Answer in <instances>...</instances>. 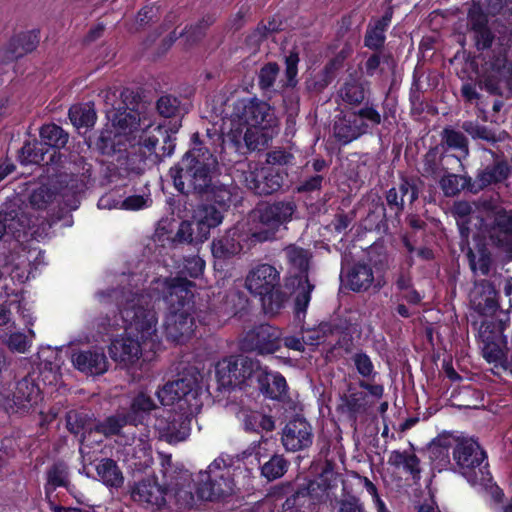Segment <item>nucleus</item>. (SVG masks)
I'll list each match as a JSON object with an SVG mask.
<instances>
[{"instance_id": "412c9836", "label": "nucleus", "mask_w": 512, "mask_h": 512, "mask_svg": "<svg viewBox=\"0 0 512 512\" xmlns=\"http://www.w3.org/2000/svg\"><path fill=\"white\" fill-rule=\"evenodd\" d=\"M252 379H255L263 394L271 399H279L286 394L287 383L285 378L276 372H271L267 367H262L256 362Z\"/></svg>"}, {"instance_id": "79ce46f5", "label": "nucleus", "mask_w": 512, "mask_h": 512, "mask_svg": "<svg viewBox=\"0 0 512 512\" xmlns=\"http://www.w3.org/2000/svg\"><path fill=\"white\" fill-rule=\"evenodd\" d=\"M342 100L351 105L361 103L365 98L364 86L356 80L346 82L339 92Z\"/></svg>"}, {"instance_id": "bb28decb", "label": "nucleus", "mask_w": 512, "mask_h": 512, "mask_svg": "<svg viewBox=\"0 0 512 512\" xmlns=\"http://www.w3.org/2000/svg\"><path fill=\"white\" fill-rule=\"evenodd\" d=\"M118 442L119 444L124 445V453L127 456H131L132 459L136 460L134 462L135 466H140L144 469L152 464V449L148 435H144L138 439L133 437L132 443H128V440L125 439V436H120Z\"/></svg>"}, {"instance_id": "6ab92c4d", "label": "nucleus", "mask_w": 512, "mask_h": 512, "mask_svg": "<svg viewBox=\"0 0 512 512\" xmlns=\"http://www.w3.org/2000/svg\"><path fill=\"white\" fill-rule=\"evenodd\" d=\"M39 360V375L43 386L57 385L60 381L62 359L57 348L41 347L37 353Z\"/></svg>"}, {"instance_id": "a878e982", "label": "nucleus", "mask_w": 512, "mask_h": 512, "mask_svg": "<svg viewBox=\"0 0 512 512\" xmlns=\"http://www.w3.org/2000/svg\"><path fill=\"white\" fill-rule=\"evenodd\" d=\"M130 133L131 130L127 131L122 125L116 127L112 124L101 132L96 145L103 154H113L126 146V142L130 141Z\"/></svg>"}, {"instance_id": "e433bc0d", "label": "nucleus", "mask_w": 512, "mask_h": 512, "mask_svg": "<svg viewBox=\"0 0 512 512\" xmlns=\"http://www.w3.org/2000/svg\"><path fill=\"white\" fill-rule=\"evenodd\" d=\"M391 21V13L387 12L380 20L371 26L365 37V44L369 48L377 49L382 46L385 40V30Z\"/></svg>"}, {"instance_id": "473e14b6", "label": "nucleus", "mask_w": 512, "mask_h": 512, "mask_svg": "<svg viewBox=\"0 0 512 512\" xmlns=\"http://www.w3.org/2000/svg\"><path fill=\"white\" fill-rule=\"evenodd\" d=\"M99 479L106 486L119 487L123 483V475L116 463L111 459H103L96 465Z\"/></svg>"}, {"instance_id": "dca6fc26", "label": "nucleus", "mask_w": 512, "mask_h": 512, "mask_svg": "<svg viewBox=\"0 0 512 512\" xmlns=\"http://www.w3.org/2000/svg\"><path fill=\"white\" fill-rule=\"evenodd\" d=\"M280 336L281 333L278 328L269 324H262L247 332L243 345L247 349L257 351L260 354H271L280 347Z\"/></svg>"}, {"instance_id": "0e129e2a", "label": "nucleus", "mask_w": 512, "mask_h": 512, "mask_svg": "<svg viewBox=\"0 0 512 512\" xmlns=\"http://www.w3.org/2000/svg\"><path fill=\"white\" fill-rule=\"evenodd\" d=\"M122 198L117 197L115 193H107L98 200V208L100 209H121Z\"/></svg>"}, {"instance_id": "cd10ccee", "label": "nucleus", "mask_w": 512, "mask_h": 512, "mask_svg": "<svg viewBox=\"0 0 512 512\" xmlns=\"http://www.w3.org/2000/svg\"><path fill=\"white\" fill-rule=\"evenodd\" d=\"M196 225H198V239H207L210 229L222 223L223 212L215 204H206L198 207L195 212Z\"/></svg>"}, {"instance_id": "774afa93", "label": "nucleus", "mask_w": 512, "mask_h": 512, "mask_svg": "<svg viewBox=\"0 0 512 512\" xmlns=\"http://www.w3.org/2000/svg\"><path fill=\"white\" fill-rule=\"evenodd\" d=\"M339 512H363L361 502L354 497L341 501Z\"/></svg>"}, {"instance_id": "a211bd4d", "label": "nucleus", "mask_w": 512, "mask_h": 512, "mask_svg": "<svg viewBox=\"0 0 512 512\" xmlns=\"http://www.w3.org/2000/svg\"><path fill=\"white\" fill-rule=\"evenodd\" d=\"M323 481H309L306 487L299 489L294 496V504L305 510L295 508L284 512H318L316 504L328 498V487Z\"/></svg>"}, {"instance_id": "423d86ee", "label": "nucleus", "mask_w": 512, "mask_h": 512, "mask_svg": "<svg viewBox=\"0 0 512 512\" xmlns=\"http://www.w3.org/2000/svg\"><path fill=\"white\" fill-rule=\"evenodd\" d=\"M192 288V282L184 278H157L151 282L147 293L140 294L148 301L152 297L154 308L161 299L168 305L164 330L167 338L177 343L186 342L197 328Z\"/></svg>"}, {"instance_id": "0eeeda50", "label": "nucleus", "mask_w": 512, "mask_h": 512, "mask_svg": "<svg viewBox=\"0 0 512 512\" xmlns=\"http://www.w3.org/2000/svg\"><path fill=\"white\" fill-rule=\"evenodd\" d=\"M215 163L208 150L193 148L185 155L180 166L170 170L176 189L182 193L189 189L203 191L209 186L210 171Z\"/></svg>"}, {"instance_id": "f257e3e1", "label": "nucleus", "mask_w": 512, "mask_h": 512, "mask_svg": "<svg viewBox=\"0 0 512 512\" xmlns=\"http://www.w3.org/2000/svg\"><path fill=\"white\" fill-rule=\"evenodd\" d=\"M124 332L111 340L108 352L127 370H141L154 359L159 346L158 318L152 305L138 293L124 292L119 307Z\"/></svg>"}, {"instance_id": "2f4dec72", "label": "nucleus", "mask_w": 512, "mask_h": 512, "mask_svg": "<svg viewBox=\"0 0 512 512\" xmlns=\"http://www.w3.org/2000/svg\"><path fill=\"white\" fill-rule=\"evenodd\" d=\"M346 281L353 291L366 290L373 282L372 269L365 264H356L347 274Z\"/></svg>"}, {"instance_id": "39448f33", "label": "nucleus", "mask_w": 512, "mask_h": 512, "mask_svg": "<svg viewBox=\"0 0 512 512\" xmlns=\"http://www.w3.org/2000/svg\"><path fill=\"white\" fill-rule=\"evenodd\" d=\"M261 443L251 445L241 456L221 454L198 475L196 488L200 500H216L236 493L250 485L254 467L261 457Z\"/></svg>"}, {"instance_id": "7c9ffc66", "label": "nucleus", "mask_w": 512, "mask_h": 512, "mask_svg": "<svg viewBox=\"0 0 512 512\" xmlns=\"http://www.w3.org/2000/svg\"><path fill=\"white\" fill-rule=\"evenodd\" d=\"M454 437L449 435L439 436L429 447V457L433 467L438 471L446 469L450 465V448L453 449Z\"/></svg>"}, {"instance_id": "c03bdc74", "label": "nucleus", "mask_w": 512, "mask_h": 512, "mask_svg": "<svg viewBox=\"0 0 512 512\" xmlns=\"http://www.w3.org/2000/svg\"><path fill=\"white\" fill-rule=\"evenodd\" d=\"M198 225H196L195 215L192 221H183L178 228L176 236L173 241L187 242V243H202L206 239H198Z\"/></svg>"}, {"instance_id": "8fccbe9b", "label": "nucleus", "mask_w": 512, "mask_h": 512, "mask_svg": "<svg viewBox=\"0 0 512 512\" xmlns=\"http://www.w3.org/2000/svg\"><path fill=\"white\" fill-rule=\"evenodd\" d=\"M464 185V179L455 174H448L442 177L440 181V186L446 196L456 195Z\"/></svg>"}, {"instance_id": "f3484780", "label": "nucleus", "mask_w": 512, "mask_h": 512, "mask_svg": "<svg viewBox=\"0 0 512 512\" xmlns=\"http://www.w3.org/2000/svg\"><path fill=\"white\" fill-rule=\"evenodd\" d=\"M313 441L312 428L303 418L290 420L283 429L282 443L289 451H299L308 448Z\"/></svg>"}, {"instance_id": "338daca9", "label": "nucleus", "mask_w": 512, "mask_h": 512, "mask_svg": "<svg viewBox=\"0 0 512 512\" xmlns=\"http://www.w3.org/2000/svg\"><path fill=\"white\" fill-rule=\"evenodd\" d=\"M473 32L475 34L474 37L476 40V45L479 49H485L491 45L493 37L487 27L473 30Z\"/></svg>"}, {"instance_id": "72a5a7b5", "label": "nucleus", "mask_w": 512, "mask_h": 512, "mask_svg": "<svg viewBox=\"0 0 512 512\" xmlns=\"http://www.w3.org/2000/svg\"><path fill=\"white\" fill-rule=\"evenodd\" d=\"M388 462L397 468L402 467L406 472L410 473L414 479L419 478V459L415 454L406 451H392Z\"/></svg>"}, {"instance_id": "c756f323", "label": "nucleus", "mask_w": 512, "mask_h": 512, "mask_svg": "<svg viewBox=\"0 0 512 512\" xmlns=\"http://www.w3.org/2000/svg\"><path fill=\"white\" fill-rule=\"evenodd\" d=\"M181 482L175 483L167 493V503L174 501L178 509H188L195 505V496L190 485V476L183 474Z\"/></svg>"}, {"instance_id": "393cba45", "label": "nucleus", "mask_w": 512, "mask_h": 512, "mask_svg": "<svg viewBox=\"0 0 512 512\" xmlns=\"http://www.w3.org/2000/svg\"><path fill=\"white\" fill-rule=\"evenodd\" d=\"M131 422L128 417L111 416L104 422L100 423L95 429H86L82 434L80 452L85 453L86 447H89L93 442L99 443L102 441V436H110L118 434L120 429Z\"/></svg>"}, {"instance_id": "f03ea898", "label": "nucleus", "mask_w": 512, "mask_h": 512, "mask_svg": "<svg viewBox=\"0 0 512 512\" xmlns=\"http://www.w3.org/2000/svg\"><path fill=\"white\" fill-rule=\"evenodd\" d=\"M204 394L196 372L185 374L159 389L156 395L161 404L173 407L163 410L155 419L154 429L159 437L169 443L186 440L191 431V419L202 408Z\"/></svg>"}, {"instance_id": "6e6d98bb", "label": "nucleus", "mask_w": 512, "mask_h": 512, "mask_svg": "<svg viewBox=\"0 0 512 512\" xmlns=\"http://www.w3.org/2000/svg\"><path fill=\"white\" fill-rule=\"evenodd\" d=\"M453 212L459 217L457 221L463 236H468V228L465 227V221L462 218L470 215L472 212V205L465 201H458L453 206Z\"/></svg>"}, {"instance_id": "20e7f679", "label": "nucleus", "mask_w": 512, "mask_h": 512, "mask_svg": "<svg viewBox=\"0 0 512 512\" xmlns=\"http://www.w3.org/2000/svg\"><path fill=\"white\" fill-rule=\"evenodd\" d=\"M294 212L290 202H278L258 207L245 222H238L221 238L212 242L215 258L226 259L249 249L257 242L272 239L278 228L288 222Z\"/></svg>"}, {"instance_id": "58836bf2", "label": "nucleus", "mask_w": 512, "mask_h": 512, "mask_svg": "<svg viewBox=\"0 0 512 512\" xmlns=\"http://www.w3.org/2000/svg\"><path fill=\"white\" fill-rule=\"evenodd\" d=\"M34 338L33 330L29 329L28 333L13 332L3 338V342L14 352L25 353L30 348Z\"/></svg>"}, {"instance_id": "bf43d9fd", "label": "nucleus", "mask_w": 512, "mask_h": 512, "mask_svg": "<svg viewBox=\"0 0 512 512\" xmlns=\"http://www.w3.org/2000/svg\"><path fill=\"white\" fill-rule=\"evenodd\" d=\"M157 109L164 117H171L177 112V101L170 96H163L157 102Z\"/></svg>"}, {"instance_id": "de8ad7c7", "label": "nucleus", "mask_w": 512, "mask_h": 512, "mask_svg": "<svg viewBox=\"0 0 512 512\" xmlns=\"http://www.w3.org/2000/svg\"><path fill=\"white\" fill-rule=\"evenodd\" d=\"M67 483V467L63 464L54 465L47 476V489H54L59 486H65Z\"/></svg>"}, {"instance_id": "ddd939ff", "label": "nucleus", "mask_w": 512, "mask_h": 512, "mask_svg": "<svg viewBox=\"0 0 512 512\" xmlns=\"http://www.w3.org/2000/svg\"><path fill=\"white\" fill-rule=\"evenodd\" d=\"M256 362L250 359L239 360L234 357L225 358L216 364V377L223 388L241 386L246 380H252Z\"/></svg>"}, {"instance_id": "4c0bfd02", "label": "nucleus", "mask_w": 512, "mask_h": 512, "mask_svg": "<svg viewBox=\"0 0 512 512\" xmlns=\"http://www.w3.org/2000/svg\"><path fill=\"white\" fill-rule=\"evenodd\" d=\"M40 137L42 146L46 145L58 149L64 147L68 142V135L61 127L55 124L42 126L40 130Z\"/></svg>"}, {"instance_id": "9b49d317", "label": "nucleus", "mask_w": 512, "mask_h": 512, "mask_svg": "<svg viewBox=\"0 0 512 512\" xmlns=\"http://www.w3.org/2000/svg\"><path fill=\"white\" fill-rule=\"evenodd\" d=\"M244 182L248 189L258 195L271 194L283 184V176L278 168L258 163H251L244 175Z\"/></svg>"}, {"instance_id": "6e6552de", "label": "nucleus", "mask_w": 512, "mask_h": 512, "mask_svg": "<svg viewBox=\"0 0 512 512\" xmlns=\"http://www.w3.org/2000/svg\"><path fill=\"white\" fill-rule=\"evenodd\" d=\"M453 459L457 469L468 482L477 483L483 476L486 454L473 437H454Z\"/></svg>"}, {"instance_id": "a19ab883", "label": "nucleus", "mask_w": 512, "mask_h": 512, "mask_svg": "<svg viewBox=\"0 0 512 512\" xmlns=\"http://www.w3.org/2000/svg\"><path fill=\"white\" fill-rule=\"evenodd\" d=\"M288 468V462L281 455H274L261 467V474L267 480H275L282 477Z\"/></svg>"}, {"instance_id": "a18cd8bd", "label": "nucleus", "mask_w": 512, "mask_h": 512, "mask_svg": "<svg viewBox=\"0 0 512 512\" xmlns=\"http://www.w3.org/2000/svg\"><path fill=\"white\" fill-rule=\"evenodd\" d=\"M492 217L494 218V224L499 229L500 234H504V238H498V242H502L505 240L506 235L512 234V212H507L502 208L496 207L491 212Z\"/></svg>"}, {"instance_id": "13d9d810", "label": "nucleus", "mask_w": 512, "mask_h": 512, "mask_svg": "<svg viewBox=\"0 0 512 512\" xmlns=\"http://www.w3.org/2000/svg\"><path fill=\"white\" fill-rule=\"evenodd\" d=\"M278 74V67L274 63L265 65L259 75V82L262 88L270 87L276 79Z\"/></svg>"}, {"instance_id": "e2e57ef3", "label": "nucleus", "mask_w": 512, "mask_h": 512, "mask_svg": "<svg viewBox=\"0 0 512 512\" xmlns=\"http://www.w3.org/2000/svg\"><path fill=\"white\" fill-rule=\"evenodd\" d=\"M232 202L231 191L225 187L217 189L214 194V203L218 205V209L224 212Z\"/></svg>"}, {"instance_id": "3c124183", "label": "nucleus", "mask_w": 512, "mask_h": 512, "mask_svg": "<svg viewBox=\"0 0 512 512\" xmlns=\"http://www.w3.org/2000/svg\"><path fill=\"white\" fill-rule=\"evenodd\" d=\"M149 194L131 195L121 200V210L136 211L147 208L151 205Z\"/></svg>"}, {"instance_id": "4468645a", "label": "nucleus", "mask_w": 512, "mask_h": 512, "mask_svg": "<svg viewBox=\"0 0 512 512\" xmlns=\"http://www.w3.org/2000/svg\"><path fill=\"white\" fill-rule=\"evenodd\" d=\"M43 262L44 255L41 250L36 248L27 250L21 246L9 255L6 267H11L10 273L12 278L23 283L35 276L34 270Z\"/></svg>"}, {"instance_id": "ea45409f", "label": "nucleus", "mask_w": 512, "mask_h": 512, "mask_svg": "<svg viewBox=\"0 0 512 512\" xmlns=\"http://www.w3.org/2000/svg\"><path fill=\"white\" fill-rule=\"evenodd\" d=\"M510 173V167L506 162H497L494 166L485 169L479 175L481 185L486 186L505 180Z\"/></svg>"}, {"instance_id": "c9c22d12", "label": "nucleus", "mask_w": 512, "mask_h": 512, "mask_svg": "<svg viewBox=\"0 0 512 512\" xmlns=\"http://www.w3.org/2000/svg\"><path fill=\"white\" fill-rule=\"evenodd\" d=\"M154 406L153 400L148 395L139 393L132 401L129 420L135 425L142 423Z\"/></svg>"}, {"instance_id": "2eb2a0df", "label": "nucleus", "mask_w": 512, "mask_h": 512, "mask_svg": "<svg viewBox=\"0 0 512 512\" xmlns=\"http://www.w3.org/2000/svg\"><path fill=\"white\" fill-rule=\"evenodd\" d=\"M29 207L19 208L15 210L0 211V239L5 232L11 233L17 240L23 235L25 236L31 230V236L37 234L36 230H32L38 217L32 215Z\"/></svg>"}, {"instance_id": "052dcab7", "label": "nucleus", "mask_w": 512, "mask_h": 512, "mask_svg": "<svg viewBox=\"0 0 512 512\" xmlns=\"http://www.w3.org/2000/svg\"><path fill=\"white\" fill-rule=\"evenodd\" d=\"M469 24L472 30L487 27L486 15L475 5L469 11Z\"/></svg>"}, {"instance_id": "37998d69", "label": "nucleus", "mask_w": 512, "mask_h": 512, "mask_svg": "<svg viewBox=\"0 0 512 512\" xmlns=\"http://www.w3.org/2000/svg\"><path fill=\"white\" fill-rule=\"evenodd\" d=\"M45 151L42 143L31 141L22 147L19 159L23 164H40L44 161Z\"/></svg>"}, {"instance_id": "09e8293b", "label": "nucleus", "mask_w": 512, "mask_h": 512, "mask_svg": "<svg viewBox=\"0 0 512 512\" xmlns=\"http://www.w3.org/2000/svg\"><path fill=\"white\" fill-rule=\"evenodd\" d=\"M52 192L44 185L34 189L29 197L31 208L43 209L52 199Z\"/></svg>"}, {"instance_id": "f8f14e48", "label": "nucleus", "mask_w": 512, "mask_h": 512, "mask_svg": "<svg viewBox=\"0 0 512 512\" xmlns=\"http://www.w3.org/2000/svg\"><path fill=\"white\" fill-rule=\"evenodd\" d=\"M280 280L279 272L270 264H257L252 267L245 278L246 289L254 296H259L263 304L273 297V292Z\"/></svg>"}, {"instance_id": "603ef678", "label": "nucleus", "mask_w": 512, "mask_h": 512, "mask_svg": "<svg viewBox=\"0 0 512 512\" xmlns=\"http://www.w3.org/2000/svg\"><path fill=\"white\" fill-rule=\"evenodd\" d=\"M462 128L474 139H483L486 141H494V134L486 127L479 125L476 122H464Z\"/></svg>"}, {"instance_id": "69168bd1", "label": "nucleus", "mask_w": 512, "mask_h": 512, "mask_svg": "<svg viewBox=\"0 0 512 512\" xmlns=\"http://www.w3.org/2000/svg\"><path fill=\"white\" fill-rule=\"evenodd\" d=\"M364 487L371 495L377 512H387L385 503L379 497L376 486L368 478H364Z\"/></svg>"}, {"instance_id": "f704fd0d", "label": "nucleus", "mask_w": 512, "mask_h": 512, "mask_svg": "<svg viewBox=\"0 0 512 512\" xmlns=\"http://www.w3.org/2000/svg\"><path fill=\"white\" fill-rule=\"evenodd\" d=\"M69 118L77 128H89L96 122V112L90 104L74 105L69 110Z\"/></svg>"}, {"instance_id": "b1692460", "label": "nucleus", "mask_w": 512, "mask_h": 512, "mask_svg": "<svg viewBox=\"0 0 512 512\" xmlns=\"http://www.w3.org/2000/svg\"><path fill=\"white\" fill-rule=\"evenodd\" d=\"M472 307L482 315H492L498 309L497 291L488 281L475 283L470 292Z\"/></svg>"}, {"instance_id": "680f3d73", "label": "nucleus", "mask_w": 512, "mask_h": 512, "mask_svg": "<svg viewBox=\"0 0 512 512\" xmlns=\"http://www.w3.org/2000/svg\"><path fill=\"white\" fill-rule=\"evenodd\" d=\"M299 62V57L296 53H291L289 56L286 57V76H287V83L290 86H294L296 81V75H297V64Z\"/></svg>"}, {"instance_id": "1a4fd4ad", "label": "nucleus", "mask_w": 512, "mask_h": 512, "mask_svg": "<svg viewBox=\"0 0 512 512\" xmlns=\"http://www.w3.org/2000/svg\"><path fill=\"white\" fill-rule=\"evenodd\" d=\"M286 255L290 263V281L295 286L297 282V296L295 302L296 314H304L310 302V294L313 289L308 281L307 270L309 266L310 255L308 251L291 245L286 248Z\"/></svg>"}, {"instance_id": "49530a36", "label": "nucleus", "mask_w": 512, "mask_h": 512, "mask_svg": "<svg viewBox=\"0 0 512 512\" xmlns=\"http://www.w3.org/2000/svg\"><path fill=\"white\" fill-rule=\"evenodd\" d=\"M470 267L473 272H479L482 275H485L489 272V267L491 263V259L488 253L485 251H479V253H474L473 251H469L468 253Z\"/></svg>"}, {"instance_id": "5701e85b", "label": "nucleus", "mask_w": 512, "mask_h": 512, "mask_svg": "<svg viewBox=\"0 0 512 512\" xmlns=\"http://www.w3.org/2000/svg\"><path fill=\"white\" fill-rule=\"evenodd\" d=\"M41 376L35 377V373L19 381L13 394V401L19 408L26 409L38 403L43 393Z\"/></svg>"}, {"instance_id": "9d476101", "label": "nucleus", "mask_w": 512, "mask_h": 512, "mask_svg": "<svg viewBox=\"0 0 512 512\" xmlns=\"http://www.w3.org/2000/svg\"><path fill=\"white\" fill-rule=\"evenodd\" d=\"M381 116L373 108L366 106L358 112H351L339 118L334 125L335 136L343 143H349L366 133L371 126L380 124Z\"/></svg>"}, {"instance_id": "7ed1b4c3", "label": "nucleus", "mask_w": 512, "mask_h": 512, "mask_svg": "<svg viewBox=\"0 0 512 512\" xmlns=\"http://www.w3.org/2000/svg\"><path fill=\"white\" fill-rule=\"evenodd\" d=\"M277 125L271 107L256 98L237 100L232 112L222 119L220 127L224 146L236 152L245 146L249 150L265 146Z\"/></svg>"}, {"instance_id": "aec40b11", "label": "nucleus", "mask_w": 512, "mask_h": 512, "mask_svg": "<svg viewBox=\"0 0 512 512\" xmlns=\"http://www.w3.org/2000/svg\"><path fill=\"white\" fill-rule=\"evenodd\" d=\"M72 363L87 375H101L108 370V360L101 349L77 351L72 355Z\"/></svg>"}, {"instance_id": "5fc2aeb1", "label": "nucleus", "mask_w": 512, "mask_h": 512, "mask_svg": "<svg viewBox=\"0 0 512 512\" xmlns=\"http://www.w3.org/2000/svg\"><path fill=\"white\" fill-rule=\"evenodd\" d=\"M353 362L361 376L370 377L374 374V366L368 355L364 353H356L353 356Z\"/></svg>"}, {"instance_id": "c85d7f7f", "label": "nucleus", "mask_w": 512, "mask_h": 512, "mask_svg": "<svg viewBox=\"0 0 512 512\" xmlns=\"http://www.w3.org/2000/svg\"><path fill=\"white\" fill-rule=\"evenodd\" d=\"M238 418L247 432H270L275 428L274 419L262 411L243 408L239 412Z\"/></svg>"}, {"instance_id": "864d4df0", "label": "nucleus", "mask_w": 512, "mask_h": 512, "mask_svg": "<svg viewBox=\"0 0 512 512\" xmlns=\"http://www.w3.org/2000/svg\"><path fill=\"white\" fill-rule=\"evenodd\" d=\"M444 137L449 147L459 149L465 154L468 153L467 141L461 132L452 129H446L444 131Z\"/></svg>"}, {"instance_id": "4be33fe9", "label": "nucleus", "mask_w": 512, "mask_h": 512, "mask_svg": "<svg viewBox=\"0 0 512 512\" xmlns=\"http://www.w3.org/2000/svg\"><path fill=\"white\" fill-rule=\"evenodd\" d=\"M132 497L151 508L161 509L167 503V493L155 478H147L139 482L132 491Z\"/></svg>"}, {"instance_id": "4d7b16f0", "label": "nucleus", "mask_w": 512, "mask_h": 512, "mask_svg": "<svg viewBox=\"0 0 512 512\" xmlns=\"http://www.w3.org/2000/svg\"><path fill=\"white\" fill-rule=\"evenodd\" d=\"M204 266L205 263L200 257L193 256L185 260L184 268L181 271V273L188 275L192 278H197L202 274Z\"/></svg>"}]
</instances>
